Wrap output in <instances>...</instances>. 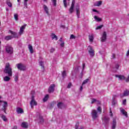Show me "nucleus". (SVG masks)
Listing matches in <instances>:
<instances>
[{
    "mask_svg": "<svg viewBox=\"0 0 129 129\" xmlns=\"http://www.w3.org/2000/svg\"><path fill=\"white\" fill-rule=\"evenodd\" d=\"M4 72L6 74H8L9 77L13 76V69L11 68V65L9 63H7L6 64Z\"/></svg>",
    "mask_w": 129,
    "mask_h": 129,
    "instance_id": "nucleus-1",
    "label": "nucleus"
},
{
    "mask_svg": "<svg viewBox=\"0 0 129 129\" xmlns=\"http://www.w3.org/2000/svg\"><path fill=\"white\" fill-rule=\"evenodd\" d=\"M99 113L97 112V111L95 109H93L91 111V115L92 116V119L94 120H95V119H97V118L99 117Z\"/></svg>",
    "mask_w": 129,
    "mask_h": 129,
    "instance_id": "nucleus-2",
    "label": "nucleus"
},
{
    "mask_svg": "<svg viewBox=\"0 0 129 129\" xmlns=\"http://www.w3.org/2000/svg\"><path fill=\"white\" fill-rule=\"evenodd\" d=\"M16 66L18 70H20V71H26L27 70V67L23 63H18L16 64Z\"/></svg>",
    "mask_w": 129,
    "mask_h": 129,
    "instance_id": "nucleus-3",
    "label": "nucleus"
},
{
    "mask_svg": "<svg viewBox=\"0 0 129 129\" xmlns=\"http://www.w3.org/2000/svg\"><path fill=\"white\" fill-rule=\"evenodd\" d=\"M0 98H2V97L0 96ZM0 105H3L2 110H4V112L6 113V110L8 107V102L0 100Z\"/></svg>",
    "mask_w": 129,
    "mask_h": 129,
    "instance_id": "nucleus-4",
    "label": "nucleus"
},
{
    "mask_svg": "<svg viewBox=\"0 0 129 129\" xmlns=\"http://www.w3.org/2000/svg\"><path fill=\"white\" fill-rule=\"evenodd\" d=\"M34 97V95H32L31 96V100L30 101V105H31V108H34V106H35V105H37V104Z\"/></svg>",
    "mask_w": 129,
    "mask_h": 129,
    "instance_id": "nucleus-5",
    "label": "nucleus"
},
{
    "mask_svg": "<svg viewBox=\"0 0 129 129\" xmlns=\"http://www.w3.org/2000/svg\"><path fill=\"white\" fill-rule=\"evenodd\" d=\"M88 50L91 57H94V49L92 48V47L89 46L88 47Z\"/></svg>",
    "mask_w": 129,
    "mask_h": 129,
    "instance_id": "nucleus-6",
    "label": "nucleus"
},
{
    "mask_svg": "<svg viewBox=\"0 0 129 129\" xmlns=\"http://www.w3.org/2000/svg\"><path fill=\"white\" fill-rule=\"evenodd\" d=\"M6 52L9 54H12L14 52V49L13 47L10 45H7L6 47Z\"/></svg>",
    "mask_w": 129,
    "mask_h": 129,
    "instance_id": "nucleus-7",
    "label": "nucleus"
},
{
    "mask_svg": "<svg viewBox=\"0 0 129 129\" xmlns=\"http://www.w3.org/2000/svg\"><path fill=\"white\" fill-rule=\"evenodd\" d=\"M27 26L26 24H25L24 25H23L21 27L19 32V36H22L24 33V31H25V29H26V26Z\"/></svg>",
    "mask_w": 129,
    "mask_h": 129,
    "instance_id": "nucleus-8",
    "label": "nucleus"
},
{
    "mask_svg": "<svg viewBox=\"0 0 129 129\" xmlns=\"http://www.w3.org/2000/svg\"><path fill=\"white\" fill-rule=\"evenodd\" d=\"M75 5V0H73L72 5L69 9L70 14H72L74 11V6Z\"/></svg>",
    "mask_w": 129,
    "mask_h": 129,
    "instance_id": "nucleus-9",
    "label": "nucleus"
},
{
    "mask_svg": "<svg viewBox=\"0 0 129 129\" xmlns=\"http://www.w3.org/2000/svg\"><path fill=\"white\" fill-rule=\"evenodd\" d=\"M57 107L60 109H63V108H65V107H66V106L64 103H63V102H59L57 103Z\"/></svg>",
    "mask_w": 129,
    "mask_h": 129,
    "instance_id": "nucleus-10",
    "label": "nucleus"
},
{
    "mask_svg": "<svg viewBox=\"0 0 129 129\" xmlns=\"http://www.w3.org/2000/svg\"><path fill=\"white\" fill-rule=\"evenodd\" d=\"M55 90V85L54 84H51L48 88V92L51 93L54 92Z\"/></svg>",
    "mask_w": 129,
    "mask_h": 129,
    "instance_id": "nucleus-11",
    "label": "nucleus"
},
{
    "mask_svg": "<svg viewBox=\"0 0 129 129\" xmlns=\"http://www.w3.org/2000/svg\"><path fill=\"white\" fill-rule=\"evenodd\" d=\"M101 42H105L106 41V32H104L101 38Z\"/></svg>",
    "mask_w": 129,
    "mask_h": 129,
    "instance_id": "nucleus-12",
    "label": "nucleus"
},
{
    "mask_svg": "<svg viewBox=\"0 0 129 129\" xmlns=\"http://www.w3.org/2000/svg\"><path fill=\"white\" fill-rule=\"evenodd\" d=\"M129 95V90H126L124 91V92L123 94H121L120 95V97H123L124 96H128Z\"/></svg>",
    "mask_w": 129,
    "mask_h": 129,
    "instance_id": "nucleus-13",
    "label": "nucleus"
},
{
    "mask_svg": "<svg viewBox=\"0 0 129 129\" xmlns=\"http://www.w3.org/2000/svg\"><path fill=\"white\" fill-rule=\"evenodd\" d=\"M43 9L47 16H50V13H49V8L46 5H43Z\"/></svg>",
    "mask_w": 129,
    "mask_h": 129,
    "instance_id": "nucleus-14",
    "label": "nucleus"
},
{
    "mask_svg": "<svg viewBox=\"0 0 129 129\" xmlns=\"http://www.w3.org/2000/svg\"><path fill=\"white\" fill-rule=\"evenodd\" d=\"M21 126L23 127V128H28L29 124L27 122H23L21 124Z\"/></svg>",
    "mask_w": 129,
    "mask_h": 129,
    "instance_id": "nucleus-15",
    "label": "nucleus"
},
{
    "mask_svg": "<svg viewBox=\"0 0 129 129\" xmlns=\"http://www.w3.org/2000/svg\"><path fill=\"white\" fill-rule=\"evenodd\" d=\"M10 33H11V34L12 35V38H19V36H18L17 32H15L14 31H12L10 30Z\"/></svg>",
    "mask_w": 129,
    "mask_h": 129,
    "instance_id": "nucleus-16",
    "label": "nucleus"
},
{
    "mask_svg": "<svg viewBox=\"0 0 129 129\" xmlns=\"http://www.w3.org/2000/svg\"><path fill=\"white\" fill-rule=\"evenodd\" d=\"M115 77L118 78L119 80H124L125 79V77L122 75H116Z\"/></svg>",
    "mask_w": 129,
    "mask_h": 129,
    "instance_id": "nucleus-17",
    "label": "nucleus"
},
{
    "mask_svg": "<svg viewBox=\"0 0 129 129\" xmlns=\"http://www.w3.org/2000/svg\"><path fill=\"white\" fill-rule=\"evenodd\" d=\"M116 127V120L115 119H113L112 129H115Z\"/></svg>",
    "mask_w": 129,
    "mask_h": 129,
    "instance_id": "nucleus-18",
    "label": "nucleus"
},
{
    "mask_svg": "<svg viewBox=\"0 0 129 129\" xmlns=\"http://www.w3.org/2000/svg\"><path fill=\"white\" fill-rule=\"evenodd\" d=\"M70 0H63V5L64 8H67V6L69 5Z\"/></svg>",
    "mask_w": 129,
    "mask_h": 129,
    "instance_id": "nucleus-19",
    "label": "nucleus"
},
{
    "mask_svg": "<svg viewBox=\"0 0 129 129\" xmlns=\"http://www.w3.org/2000/svg\"><path fill=\"white\" fill-rule=\"evenodd\" d=\"M120 111L122 113L123 115H124L126 117H127V113L125 111V110L123 109H120Z\"/></svg>",
    "mask_w": 129,
    "mask_h": 129,
    "instance_id": "nucleus-20",
    "label": "nucleus"
},
{
    "mask_svg": "<svg viewBox=\"0 0 129 129\" xmlns=\"http://www.w3.org/2000/svg\"><path fill=\"white\" fill-rule=\"evenodd\" d=\"M6 4L9 8H13V4H12V3L11 2V1L7 0Z\"/></svg>",
    "mask_w": 129,
    "mask_h": 129,
    "instance_id": "nucleus-21",
    "label": "nucleus"
},
{
    "mask_svg": "<svg viewBox=\"0 0 129 129\" xmlns=\"http://www.w3.org/2000/svg\"><path fill=\"white\" fill-rule=\"evenodd\" d=\"M28 48L31 54H33V53H34V49H33V46L31 44H29L28 45Z\"/></svg>",
    "mask_w": 129,
    "mask_h": 129,
    "instance_id": "nucleus-22",
    "label": "nucleus"
},
{
    "mask_svg": "<svg viewBox=\"0 0 129 129\" xmlns=\"http://www.w3.org/2000/svg\"><path fill=\"white\" fill-rule=\"evenodd\" d=\"M103 120L106 123H107V122L109 121V117H108V116H105L103 118Z\"/></svg>",
    "mask_w": 129,
    "mask_h": 129,
    "instance_id": "nucleus-23",
    "label": "nucleus"
},
{
    "mask_svg": "<svg viewBox=\"0 0 129 129\" xmlns=\"http://www.w3.org/2000/svg\"><path fill=\"white\" fill-rule=\"evenodd\" d=\"M77 16L78 18L80 17V11H79V6L76 7Z\"/></svg>",
    "mask_w": 129,
    "mask_h": 129,
    "instance_id": "nucleus-24",
    "label": "nucleus"
},
{
    "mask_svg": "<svg viewBox=\"0 0 129 129\" xmlns=\"http://www.w3.org/2000/svg\"><path fill=\"white\" fill-rule=\"evenodd\" d=\"M102 4V2L98 1L94 4L95 7H100Z\"/></svg>",
    "mask_w": 129,
    "mask_h": 129,
    "instance_id": "nucleus-25",
    "label": "nucleus"
},
{
    "mask_svg": "<svg viewBox=\"0 0 129 129\" xmlns=\"http://www.w3.org/2000/svg\"><path fill=\"white\" fill-rule=\"evenodd\" d=\"M10 76H6L4 78V80L5 82H8L10 80H11V78Z\"/></svg>",
    "mask_w": 129,
    "mask_h": 129,
    "instance_id": "nucleus-26",
    "label": "nucleus"
},
{
    "mask_svg": "<svg viewBox=\"0 0 129 129\" xmlns=\"http://www.w3.org/2000/svg\"><path fill=\"white\" fill-rule=\"evenodd\" d=\"M38 121L39 123H44V119H43V117L42 116H39Z\"/></svg>",
    "mask_w": 129,
    "mask_h": 129,
    "instance_id": "nucleus-27",
    "label": "nucleus"
},
{
    "mask_svg": "<svg viewBox=\"0 0 129 129\" xmlns=\"http://www.w3.org/2000/svg\"><path fill=\"white\" fill-rule=\"evenodd\" d=\"M94 18L95 19L96 22H101L102 21V19L100 18L99 17H97V16H95Z\"/></svg>",
    "mask_w": 129,
    "mask_h": 129,
    "instance_id": "nucleus-28",
    "label": "nucleus"
},
{
    "mask_svg": "<svg viewBox=\"0 0 129 129\" xmlns=\"http://www.w3.org/2000/svg\"><path fill=\"white\" fill-rule=\"evenodd\" d=\"M17 112L18 113H24V110H23V109L21 108H18L17 109Z\"/></svg>",
    "mask_w": 129,
    "mask_h": 129,
    "instance_id": "nucleus-29",
    "label": "nucleus"
},
{
    "mask_svg": "<svg viewBox=\"0 0 129 129\" xmlns=\"http://www.w3.org/2000/svg\"><path fill=\"white\" fill-rule=\"evenodd\" d=\"M51 36V38H52V40H54V39H55L56 41H57V40H58V38L57 37V36H56V35H55V34L52 33Z\"/></svg>",
    "mask_w": 129,
    "mask_h": 129,
    "instance_id": "nucleus-30",
    "label": "nucleus"
},
{
    "mask_svg": "<svg viewBox=\"0 0 129 129\" xmlns=\"http://www.w3.org/2000/svg\"><path fill=\"white\" fill-rule=\"evenodd\" d=\"M89 39L90 42H93V40L94 39V37H93V35L91 34L89 35Z\"/></svg>",
    "mask_w": 129,
    "mask_h": 129,
    "instance_id": "nucleus-31",
    "label": "nucleus"
},
{
    "mask_svg": "<svg viewBox=\"0 0 129 129\" xmlns=\"http://www.w3.org/2000/svg\"><path fill=\"white\" fill-rule=\"evenodd\" d=\"M5 40L9 41V40H12L13 39V36L9 35L5 37Z\"/></svg>",
    "mask_w": 129,
    "mask_h": 129,
    "instance_id": "nucleus-32",
    "label": "nucleus"
},
{
    "mask_svg": "<svg viewBox=\"0 0 129 129\" xmlns=\"http://www.w3.org/2000/svg\"><path fill=\"white\" fill-rule=\"evenodd\" d=\"M51 2L52 3V5L54 7H56L57 6V0H51Z\"/></svg>",
    "mask_w": 129,
    "mask_h": 129,
    "instance_id": "nucleus-33",
    "label": "nucleus"
},
{
    "mask_svg": "<svg viewBox=\"0 0 129 129\" xmlns=\"http://www.w3.org/2000/svg\"><path fill=\"white\" fill-rule=\"evenodd\" d=\"M0 115H1V117H2V118L3 119V120H4V121H7V117H6V116H5L4 115H3V114H1Z\"/></svg>",
    "mask_w": 129,
    "mask_h": 129,
    "instance_id": "nucleus-34",
    "label": "nucleus"
},
{
    "mask_svg": "<svg viewBox=\"0 0 129 129\" xmlns=\"http://www.w3.org/2000/svg\"><path fill=\"white\" fill-rule=\"evenodd\" d=\"M102 110V109H101V107L99 106L97 108V112H98L99 114H100L101 113Z\"/></svg>",
    "mask_w": 129,
    "mask_h": 129,
    "instance_id": "nucleus-35",
    "label": "nucleus"
},
{
    "mask_svg": "<svg viewBox=\"0 0 129 129\" xmlns=\"http://www.w3.org/2000/svg\"><path fill=\"white\" fill-rule=\"evenodd\" d=\"M96 101H97V99L95 98H92L91 100V104H93V103H96Z\"/></svg>",
    "mask_w": 129,
    "mask_h": 129,
    "instance_id": "nucleus-36",
    "label": "nucleus"
},
{
    "mask_svg": "<svg viewBox=\"0 0 129 129\" xmlns=\"http://www.w3.org/2000/svg\"><path fill=\"white\" fill-rule=\"evenodd\" d=\"M89 81V79H87L85 80L82 83V86H83V85H84V84H86V83H88Z\"/></svg>",
    "mask_w": 129,
    "mask_h": 129,
    "instance_id": "nucleus-37",
    "label": "nucleus"
},
{
    "mask_svg": "<svg viewBox=\"0 0 129 129\" xmlns=\"http://www.w3.org/2000/svg\"><path fill=\"white\" fill-rule=\"evenodd\" d=\"M49 98V95H46L44 98H43V101L45 102L47 101V100H48V99Z\"/></svg>",
    "mask_w": 129,
    "mask_h": 129,
    "instance_id": "nucleus-38",
    "label": "nucleus"
},
{
    "mask_svg": "<svg viewBox=\"0 0 129 129\" xmlns=\"http://www.w3.org/2000/svg\"><path fill=\"white\" fill-rule=\"evenodd\" d=\"M28 0H24V5L26 8H28Z\"/></svg>",
    "mask_w": 129,
    "mask_h": 129,
    "instance_id": "nucleus-39",
    "label": "nucleus"
},
{
    "mask_svg": "<svg viewBox=\"0 0 129 129\" xmlns=\"http://www.w3.org/2000/svg\"><path fill=\"white\" fill-rule=\"evenodd\" d=\"M18 79H19V75L16 74L15 76V81L16 82H18Z\"/></svg>",
    "mask_w": 129,
    "mask_h": 129,
    "instance_id": "nucleus-40",
    "label": "nucleus"
},
{
    "mask_svg": "<svg viewBox=\"0 0 129 129\" xmlns=\"http://www.w3.org/2000/svg\"><path fill=\"white\" fill-rule=\"evenodd\" d=\"M63 78H65L66 77V71H63L61 74Z\"/></svg>",
    "mask_w": 129,
    "mask_h": 129,
    "instance_id": "nucleus-41",
    "label": "nucleus"
},
{
    "mask_svg": "<svg viewBox=\"0 0 129 129\" xmlns=\"http://www.w3.org/2000/svg\"><path fill=\"white\" fill-rule=\"evenodd\" d=\"M18 17H19V16L18 15V14H14V18H15L16 21H18V20H19Z\"/></svg>",
    "mask_w": 129,
    "mask_h": 129,
    "instance_id": "nucleus-42",
    "label": "nucleus"
},
{
    "mask_svg": "<svg viewBox=\"0 0 129 129\" xmlns=\"http://www.w3.org/2000/svg\"><path fill=\"white\" fill-rule=\"evenodd\" d=\"M103 27V25L97 26V28H96V30H99V29H101V28H102Z\"/></svg>",
    "mask_w": 129,
    "mask_h": 129,
    "instance_id": "nucleus-43",
    "label": "nucleus"
},
{
    "mask_svg": "<svg viewBox=\"0 0 129 129\" xmlns=\"http://www.w3.org/2000/svg\"><path fill=\"white\" fill-rule=\"evenodd\" d=\"M39 64L40 66H41V67H42V68H44V62L43 61H40Z\"/></svg>",
    "mask_w": 129,
    "mask_h": 129,
    "instance_id": "nucleus-44",
    "label": "nucleus"
},
{
    "mask_svg": "<svg viewBox=\"0 0 129 129\" xmlns=\"http://www.w3.org/2000/svg\"><path fill=\"white\" fill-rule=\"evenodd\" d=\"M96 104H97L98 105H100V104H101V102H100V101L97 100V101L96 102Z\"/></svg>",
    "mask_w": 129,
    "mask_h": 129,
    "instance_id": "nucleus-45",
    "label": "nucleus"
},
{
    "mask_svg": "<svg viewBox=\"0 0 129 129\" xmlns=\"http://www.w3.org/2000/svg\"><path fill=\"white\" fill-rule=\"evenodd\" d=\"M53 52H55V48H51L50 49V53H53Z\"/></svg>",
    "mask_w": 129,
    "mask_h": 129,
    "instance_id": "nucleus-46",
    "label": "nucleus"
},
{
    "mask_svg": "<svg viewBox=\"0 0 129 129\" xmlns=\"http://www.w3.org/2000/svg\"><path fill=\"white\" fill-rule=\"evenodd\" d=\"M64 44L65 43H64V41H62V42H61V43L60 44V47H64Z\"/></svg>",
    "mask_w": 129,
    "mask_h": 129,
    "instance_id": "nucleus-47",
    "label": "nucleus"
},
{
    "mask_svg": "<svg viewBox=\"0 0 129 129\" xmlns=\"http://www.w3.org/2000/svg\"><path fill=\"white\" fill-rule=\"evenodd\" d=\"M79 126V123L78 122L76 124L75 129H78V127Z\"/></svg>",
    "mask_w": 129,
    "mask_h": 129,
    "instance_id": "nucleus-48",
    "label": "nucleus"
},
{
    "mask_svg": "<svg viewBox=\"0 0 129 129\" xmlns=\"http://www.w3.org/2000/svg\"><path fill=\"white\" fill-rule=\"evenodd\" d=\"M126 104V99H124L123 100L122 104H123L124 105H125Z\"/></svg>",
    "mask_w": 129,
    "mask_h": 129,
    "instance_id": "nucleus-49",
    "label": "nucleus"
},
{
    "mask_svg": "<svg viewBox=\"0 0 129 129\" xmlns=\"http://www.w3.org/2000/svg\"><path fill=\"white\" fill-rule=\"evenodd\" d=\"M72 86V84L71 83H69L68 85V88H70Z\"/></svg>",
    "mask_w": 129,
    "mask_h": 129,
    "instance_id": "nucleus-50",
    "label": "nucleus"
},
{
    "mask_svg": "<svg viewBox=\"0 0 129 129\" xmlns=\"http://www.w3.org/2000/svg\"><path fill=\"white\" fill-rule=\"evenodd\" d=\"M70 39H75V36L74 35L72 34L71 35Z\"/></svg>",
    "mask_w": 129,
    "mask_h": 129,
    "instance_id": "nucleus-51",
    "label": "nucleus"
},
{
    "mask_svg": "<svg viewBox=\"0 0 129 129\" xmlns=\"http://www.w3.org/2000/svg\"><path fill=\"white\" fill-rule=\"evenodd\" d=\"M115 67L116 69H118L119 68V65L116 64Z\"/></svg>",
    "mask_w": 129,
    "mask_h": 129,
    "instance_id": "nucleus-52",
    "label": "nucleus"
},
{
    "mask_svg": "<svg viewBox=\"0 0 129 129\" xmlns=\"http://www.w3.org/2000/svg\"><path fill=\"white\" fill-rule=\"evenodd\" d=\"M114 58H115V54H113L112 55V59H114Z\"/></svg>",
    "mask_w": 129,
    "mask_h": 129,
    "instance_id": "nucleus-53",
    "label": "nucleus"
},
{
    "mask_svg": "<svg viewBox=\"0 0 129 129\" xmlns=\"http://www.w3.org/2000/svg\"><path fill=\"white\" fill-rule=\"evenodd\" d=\"M110 116H112L113 114H112V112L111 111V110H110Z\"/></svg>",
    "mask_w": 129,
    "mask_h": 129,
    "instance_id": "nucleus-54",
    "label": "nucleus"
},
{
    "mask_svg": "<svg viewBox=\"0 0 129 129\" xmlns=\"http://www.w3.org/2000/svg\"><path fill=\"white\" fill-rule=\"evenodd\" d=\"M83 89V86H82H82H81L80 89V91H82Z\"/></svg>",
    "mask_w": 129,
    "mask_h": 129,
    "instance_id": "nucleus-55",
    "label": "nucleus"
},
{
    "mask_svg": "<svg viewBox=\"0 0 129 129\" xmlns=\"http://www.w3.org/2000/svg\"><path fill=\"white\" fill-rule=\"evenodd\" d=\"M93 12H95V13H98V11L95 9H93Z\"/></svg>",
    "mask_w": 129,
    "mask_h": 129,
    "instance_id": "nucleus-56",
    "label": "nucleus"
},
{
    "mask_svg": "<svg viewBox=\"0 0 129 129\" xmlns=\"http://www.w3.org/2000/svg\"><path fill=\"white\" fill-rule=\"evenodd\" d=\"M59 42H61V43H62V42H63L62 39V38H60L59 40Z\"/></svg>",
    "mask_w": 129,
    "mask_h": 129,
    "instance_id": "nucleus-57",
    "label": "nucleus"
},
{
    "mask_svg": "<svg viewBox=\"0 0 129 129\" xmlns=\"http://www.w3.org/2000/svg\"><path fill=\"white\" fill-rule=\"evenodd\" d=\"M13 129H18V127L17 126H14Z\"/></svg>",
    "mask_w": 129,
    "mask_h": 129,
    "instance_id": "nucleus-58",
    "label": "nucleus"
},
{
    "mask_svg": "<svg viewBox=\"0 0 129 129\" xmlns=\"http://www.w3.org/2000/svg\"><path fill=\"white\" fill-rule=\"evenodd\" d=\"M85 68V63H83V69H84Z\"/></svg>",
    "mask_w": 129,
    "mask_h": 129,
    "instance_id": "nucleus-59",
    "label": "nucleus"
},
{
    "mask_svg": "<svg viewBox=\"0 0 129 129\" xmlns=\"http://www.w3.org/2000/svg\"><path fill=\"white\" fill-rule=\"evenodd\" d=\"M79 129H84V127L81 126Z\"/></svg>",
    "mask_w": 129,
    "mask_h": 129,
    "instance_id": "nucleus-60",
    "label": "nucleus"
},
{
    "mask_svg": "<svg viewBox=\"0 0 129 129\" xmlns=\"http://www.w3.org/2000/svg\"><path fill=\"white\" fill-rule=\"evenodd\" d=\"M35 94V91H32L31 92V94Z\"/></svg>",
    "mask_w": 129,
    "mask_h": 129,
    "instance_id": "nucleus-61",
    "label": "nucleus"
},
{
    "mask_svg": "<svg viewBox=\"0 0 129 129\" xmlns=\"http://www.w3.org/2000/svg\"><path fill=\"white\" fill-rule=\"evenodd\" d=\"M6 11H7V12H9V9L7 8V9H6Z\"/></svg>",
    "mask_w": 129,
    "mask_h": 129,
    "instance_id": "nucleus-62",
    "label": "nucleus"
},
{
    "mask_svg": "<svg viewBox=\"0 0 129 129\" xmlns=\"http://www.w3.org/2000/svg\"><path fill=\"white\" fill-rule=\"evenodd\" d=\"M114 98H115V97H117V95H115V96H114Z\"/></svg>",
    "mask_w": 129,
    "mask_h": 129,
    "instance_id": "nucleus-63",
    "label": "nucleus"
},
{
    "mask_svg": "<svg viewBox=\"0 0 129 129\" xmlns=\"http://www.w3.org/2000/svg\"><path fill=\"white\" fill-rule=\"evenodd\" d=\"M43 1H44V2H47V0H43Z\"/></svg>",
    "mask_w": 129,
    "mask_h": 129,
    "instance_id": "nucleus-64",
    "label": "nucleus"
}]
</instances>
